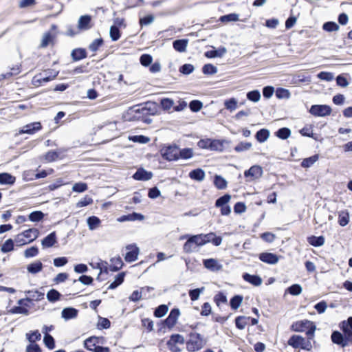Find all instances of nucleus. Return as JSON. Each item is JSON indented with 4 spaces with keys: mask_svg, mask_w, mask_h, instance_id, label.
<instances>
[{
    "mask_svg": "<svg viewBox=\"0 0 352 352\" xmlns=\"http://www.w3.org/2000/svg\"><path fill=\"white\" fill-rule=\"evenodd\" d=\"M292 331L296 332L306 331L309 339H313L316 329V325L313 322L307 320L297 321L291 326Z\"/></svg>",
    "mask_w": 352,
    "mask_h": 352,
    "instance_id": "f257e3e1",
    "label": "nucleus"
},
{
    "mask_svg": "<svg viewBox=\"0 0 352 352\" xmlns=\"http://www.w3.org/2000/svg\"><path fill=\"white\" fill-rule=\"evenodd\" d=\"M186 342V349L189 352H195L202 349L206 342L203 336L198 333H190Z\"/></svg>",
    "mask_w": 352,
    "mask_h": 352,
    "instance_id": "f03ea898",
    "label": "nucleus"
},
{
    "mask_svg": "<svg viewBox=\"0 0 352 352\" xmlns=\"http://www.w3.org/2000/svg\"><path fill=\"white\" fill-rule=\"evenodd\" d=\"M288 344L295 349L300 348L307 351H310L312 348L310 341H307L304 338L298 335L292 336L288 340Z\"/></svg>",
    "mask_w": 352,
    "mask_h": 352,
    "instance_id": "7ed1b4c3",
    "label": "nucleus"
},
{
    "mask_svg": "<svg viewBox=\"0 0 352 352\" xmlns=\"http://www.w3.org/2000/svg\"><path fill=\"white\" fill-rule=\"evenodd\" d=\"M45 72L46 74L45 76H43V74H39L38 75H36L33 78L32 82L34 85L39 86L42 85L43 82H47L50 80H52L58 74V72L54 70H47Z\"/></svg>",
    "mask_w": 352,
    "mask_h": 352,
    "instance_id": "20e7f679",
    "label": "nucleus"
},
{
    "mask_svg": "<svg viewBox=\"0 0 352 352\" xmlns=\"http://www.w3.org/2000/svg\"><path fill=\"white\" fill-rule=\"evenodd\" d=\"M185 343L184 338L180 334H173L167 342V346L172 352H180L181 349L178 344L183 345Z\"/></svg>",
    "mask_w": 352,
    "mask_h": 352,
    "instance_id": "39448f33",
    "label": "nucleus"
},
{
    "mask_svg": "<svg viewBox=\"0 0 352 352\" xmlns=\"http://www.w3.org/2000/svg\"><path fill=\"white\" fill-rule=\"evenodd\" d=\"M309 112L314 116L324 117L331 114V108L326 104H314L311 107Z\"/></svg>",
    "mask_w": 352,
    "mask_h": 352,
    "instance_id": "423d86ee",
    "label": "nucleus"
},
{
    "mask_svg": "<svg viewBox=\"0 0 352 352\" xmlns=\"http://www.w3.org/2000/svg\"><path fill=\"white\" fill-rule=\"evenodd\" d=\"M179 148L177 146H170L163 151L162 156L168 161H173L179 159Z\"/></svg>",
    "mask_w": 352,
    "mask_h": 352,
    "instance_id": "0eeeda50",
    "label": "nucleus"
},
{
    "mask_svg": "<svg viewBox=\"0 0 352 352\" xmlns=\"http://www.w3.org/2000/svg\"><path fill=\"white\" fill-rule=\"evenodd\" d=\"M128 252L126 253L124 259L126 262L131 263L138 259L140 253L139 248L135 244L128 245L126 247Z\"/></svg>",
    "mask_w": 352,
    "mask_h": 352,
    "instance_id": "6e6552de",
    "label": "nucleus"
},
{
    "mask_svg": "<svg viewBox=\"0 0 352 352\" xmlns=\"http://www.w3.org/2000/svg\"><path fill=\"white\" fill-rule=\"evenodd\" d=\"M263 175V169L258 165H254L250 169L245 170L244 176L245 177H251L252 179H256L260 178Z\"/></svg>",
    "mask_w": 352,
    "mask_h": 352,
    "instance_id": "1a4fd4ad",
    "label": "nucleus"
},
{
    "mask_svg": "<svg viewBox=\"0 0 352 352\" xmlns=\"http://www.w3.org/2000/svg\"><path fill=\"white\" fill-rule=\"evenodd\" d=\"M258 258L262 262L270 265H275L279 261V256L275 254L270 252L261 253Z\"/></svg>",
    "mask_w": 352,
    "mask_h": 352,
    "instance_id": "9d476101",
    "label": "nucleus"
},
{
    "mask_svg": "<svg viewBox=\"0 0 352 352\" xmlns=\"http://www.w3.org/2000/svg\"><path fill=\"white\" fill-rule=\"evenodd\" d=\"M41 129V124L39 122H32L23 126L19 131V134L28 133L33 134L36 131H39Z\"/></svg>",
    "mask_w": 352,
    "mask_h": 352,
    "instance_id": "9b49d317",
    "label": "nucleus"
},
{
    "mask_svg": "<svg viewBox=\"0 0 352 352\" xmlns=\"http://www.w3.org/2000/svg\"><path fill=\"white\" fill-rule=\"evenodd\" d=\"M204 265L208 270L212 272H218L222 269V265L214 258H208L204 260Z\"/></svg>",
    "mask_w": 352,
    "mask_h": 352,
    "instance_id": "f8f14e48",
    "label": "nucleus"
},
{
    "mask_svg": "<svg viewBox=\"0 0 352 352\" xmlns=\"http://www.w3.org/2000/svg\"><path fill=\"white\" fill-rule=\"evenodd\" d=\"M179 314L180 312L178 309H172L169 314V316L165 320L166 325L169 328L173 327L176 324Z\"/></svg>",
    "mask_w": 352,
    "mask_h": 352,
    "instance_id": "ddd939ff",
    "label": "nucleus"
},
{
    "mask_svg": "<svg viewBox=\"0 0 352 352\" xmlns=\"http://www.w3.org/2000/svg\"><path fill=\"white\" fill-rule=\"evenodd\" d=\"M91 18L89 15L81 16L78 21V28L80 30H87L91 28Z\"/></svg>",
    "mask_w": 352,
    "mask_h": 352,
    "instance_id": "4468645a",
    "label": "nucleus"
},
{
    "mask_svg": "<svg viewBox=\"0 0 352 352\" xmlns=\"http://www.w3.org/2000/svg\"><path fill=\"white\" fill-rule=\"evenodd\" d=\"M153 174L143 168L138 169L133 175V177L136 180L148 181L151 179Z\"/></svg>",
    "mask_w": 352,
    "mask_h": 352,
    "instance_id": "2eb2a0df",
    "label": "nucleus"
},
{
    "mask_svg": "<svg viewBox=\"0 0 352 352\" xmlns=\"http://www.w3.org/2000/svg\"><path fill=\"white\" fill-rule=\"evenodd\" d=\"M56 242V234L55 232H53L42 240L41 244L43 248L45 249L52 247Z\"/></svg>",
    "mask_w": 352,
    "mask_h": 352,
    "instance_id": "dca6fc26",
    "label": "nucleus"
},
{
    "mask_svg": "<svg viewBox=\"0 0 352 352\" xmlns=\"http://www.w3.org/2000/svg\"><path fill=\"white\" fill-rule=\"evenodd\" d=\"M243 278L254 286H260L263 283V280L260 276L257 275H251L248 273L243 274Z\"/></svg>",
    "mask_w": 352,
    "mask_h": 352,
    "instance_id": "f3484780",
    "label": "nucleus"
},
{
    "mask_svg": "<svg viewBox=\"0 0 352 352\" xmlns=\"http://www.w3.org/2000/svg\"><path fill=\"white\" fill-rule=\"evenodd\" d=\"M331 340L333 343L341 345L342 347L348 345V342L346 340H344L342 334L337 331H335L331 334Z\"/></svg>",
    "mask_w": 352,
    "mask_h": 352,
    "instance_id": "a211bd4d",
    "label": "nucleus"
},
{
    "mask_svg": "<svg viewBox=\"0 0 352 352\" xmlns=\"http://www.w3.org/2000/svg\"><path fill=\"white\" fill-rule=\"evenodd\" d=\"M78 310L73 307L64 308L61 312L62 317L67 320L76 318L78 315Z\"/></svg>",
    "mask_w": 352,
    "mask_h": 352,
    "instance_id": "6ab92c4d",
    "label": "nucleus"
},
{
    "mask_svg": "<svg viewBox=\"0 0 352 352\" xmlns=\"http://www.w3.org/2000/svg\"><path fill=\"white\" fill-rule=\"evenodd\" d=\"M227 52L225 47H221L218 50H210L205 52V56L209 58L222 57Z\"/></svg>",
    "mask_w": 352,
    "mask_h": 352,
    "instance_id": "aec40b11",
    "label": "nucleus"
},
{
    "mask_svg": "<svg viewBox=\"0 0 352 352\" xmlns=\"http://www.w3.org/2000/svg\"><path fill=\"white\" fill-rule=\"evenodd\" d=\"M16 181V177L10 173H0V184L2 185H12Z\"/></svg>",
    "mask_w": 352,
    "mask_h": 352,
    "instance_id": "412c9836",
    "label": "nucleus"
},
{
    "mask_svg": "<svg viewBox=\"0 0 352 352\" xmlns=\"http://www.w3.org/2000/svg\"><path fill=\"white\" fill-rule=\"evenodd\" d=\"M206 174L204 170L201 168H197L195 170H192L189 173V177L191 179L197 181V182H202L205 178Z\"/></svg>",
    "mask_w": 352,
    "mask_h": 352,
    "instance_id": "4be33fe9",
    "label": "nucleus"
},
{
    "mask_svg": "<svg viewBox=\"0 0 352 352\" xmlns=\"http://www.w3.org/2000/svg\"><path fill=\"white\" fill-rule=\"evenodd\" d=\"M25 238L28 239V243H31L38 238L39 230L36 228H30L22 232Z\"/></svg>",
    "mask_w": 352,
    "mask_h": 352,
    "instance_id": "5701e85b",
    "label": "nucleus"
},
{
    "mask_svg": "<svg viewBox=\"0 0 352 352\" xmlns=\"http://www.w3.org/2000/svg\"><path fill=\"white\" fill-rule=\"evenodd\" d=\"M71 56L74 61L82 60L87 57V52L85 49L76 48L72 50Z\"/></svg>",
    "mask_w": 352,
    "mask_h": 352,
    "instance_id": "b1692460",
    "label": "nucleus"
},
{
    "mask_svg": "<svg viewBox=\"0 0 352 352\" xmlns=\"http://www.w3.org/2000/svg\"><path fill=\"white\" fill-rule=\"evenodd\" d=\"M109 270L112 272H117L120 270L123 265V262L120 256L112 258L110 260Z\"/></svg>",
    "mask_w": 352,
    "mask_h": 352,
    "instance_id": "393cba45",
    "label": "nucleus"
},
{
    "mask_svg": "<svg viewBox=\"0 0 352 352\" xmlns=\"http://www.w3.org/2000/svg\"><path fill=\"white\" fill-rule=\"evenodd\" d=\"M307 241L310 245L314 247H320L324 245V238L322 236H311L307 238Z\"/></svg>",
    "mask_w": 352,
    "mask_h": 352,
    "instance_id": "a878e982",
    "label": "nucleus"
},
{
    "mask_svg": "<svg viewBox=\"0 0 352 352\" xmlns=\"http://www.w3.org/2000/svg\"><path fill=\"white\" fill-rule=\"evenodd\" d=\"M43 269V264L41 261H36L27 266V270L29 273L34 274L40 272Z\"/></svg>",
    "mask_w": 352,
    "mask_h": 352,
    "instance_id": "bb28decb",
    "label": "nucleus"
},
{
    "mask_svg": "<svg viewBox=\"0 0 352 352\" xmlns=\"http://www.w3.org/2000/svg\"><path fill=\"white\" fill-rule=\"evenodd\" d=\"M98 343V338L96 337H91L87 338L84 342V346L87 350L94 351L97 346V344Z\"/></svg>",
    "mask_w": 352,
    "mask_h": 352,
    "instance_id": "cd10ccee",
    "label": "nucleus"
},
{
    "mask_svg": "<svg viewBox=\"0 0 352 352\" xmlns=\"http://www.w3.org/2000/svg\"><path fill=\"white\" fill-rule=\"evenodd\" d=\"M26 293L28 294V296L27 297L28 302H32V300L38 301L44 297V294L38 290L28 291Z\"/></svg>",
    "mask_w": 352,
    "mask_h": 352,
    "instance_id": "c85d7f7f",
    "label": "nucleus"
},
{
    "mask_svg": "<svg viewBox=\"0 0 352 352\" xmlns=\"http://www.w3.org/2000/svg\"><path fill=\"white\" fill-rule=\"evenodd\" d=\"M87 225L90 230H94L100 226L101 221L96 216L89 217L87 220Z\"/></svg>",
    "mask_w": 352,
    "mask_h": 352,
    "instance_id": "c756f323",
    "label": "nucleus"
},
{
    "mask_svg": "<svg viewBox=\"0 0 352 352\" xmlns=\"http://www.w3.org/2000/svg\"><path fill=\"white\" fill-rule=\"evenodd\" d=\"M188 45V41L185 39L176 40L173 42L174 49L179 52L186 51Z\"/></svg>",
    "mask_w": 352,
    "mask_h": 352,
    "instance_id": "7c9ffc66",
    "label": "nucleus"
},
{
    "mask_svg": "<svg viewBox=\"0 0 352 352\" xmlns=\"http://www.w3.org/2000/svg\"><path fill=\"white\" fill-rule=\"evenodd\" d=\"M124 276H125L124 272H121V273L118 274L116 276V278H115L114 281L112 282L109 285L108 289H114L117 287H118L120 285H121L123 283V281H124Z\"/></svg>",
    "mask_w": 352,
    "mask_h": 352,
    "instance_id": "2f4dec72",
    "label": "nucleus"
},
{
    "mask_svg": "<svg viewBox=\"0 0 352 352\" xmlns=\"http://www.w3.org/2000/svg\"><path fill=\"white\" fill-rule=\"evenodd\" d=\"M270 137V131L267 129H262L257 131L256 138L259 142H265Z\"/></svg>",
    "mask_w": 352,
    "mask_h": 352,
    "instance_id": "473e14b6",
    "label": "nucleus"
},
{
    "mask_svg": "<svg viewBox=\"0 0 352 352\" xmlns=\"http://www.w3.org/2000/svg\"><path fill=\"white\" fill-rule=\"evenodd\" d=\"M54 36L50 32H45L43 35L40 47L42 48L46 47L53 40Z\"/></svg>",
    "mask_w": 352,
    "mask_h": 352,
    "instance_id": "72a5a7b5",
    "label": "nucleus"
},
{
    "mask_svg": "<svg viewBox=\"0 0 352 352\" xmlns=\"http://www.w3.org/2000/svg\"><path fill=\"white\" fill-rule=\"evenodd\" d=\"M60 294L56 289H52L47 293V298L51 302H54L60 299Z\"/></svg>",
    "mask_w": 352,
    "mask_h": 352,
    "instance_id": "f704fd0d",
    "label": "nucleus"
},
{
    "mask_svg": "<svg viewBox=\"0 0 352 352\" xmlns=\"http://www.w3.org/2000/svg\"><path fill=\"white\" fill-rule=\"evenodd\" d=\"M219 21L222 23L237 21H239V14H237L236 13H231V14L223 15L219 18Z\"/></svg>",
    "mask_w": 352,
    "mask_h": 352,
    "instance_id": "c9c22d12",
    "label": "nucleus"
},
{
    "mask_svg": "<svg viewBox=\"0 0 352 352\" xmlns=\"http://www.w3.org/2000/svg\"><path fill=\"white\" fill-rule=\"evenodd\" d=\"M276 135L280 139L286 140L290 136L291 131L288 128L283 127V128L278 129L276 132Z\"/></svg>",
    "mask_w": 352,
    "mask_h": 352,
    "instance_id": "e433bc0d",
    "label": "nucleus"
},
{
    "mask_svg": "<svg viewBox=\"0 0 352 352\" xmlns=\"http://www.w3.org/2000/svg\"><path fill=\"white\" fill-rule=\"evenodd\" d=\"M290 92L287 89L278 88L276 91V96L278 99H288L290 98Z\"/></svg>",
    "mask_w": 352,
    "mask_h": 352,
    "instance_id": "4c0bfd02",
    "label": "nucleus"
},
{
    "mask_svg": "<svg viewBox=\"0 0 352 352\" xmlns=\"http://www.w3.org/2000/svg\"><path fill=\"white\" fill-rule=\"evenodd\" d=\"M243 302V296L240 295L234 296L230 300V306L232 309H237Z\"/></svg>",
    "mask_w": 352,
    "mask_h": 352,
    "instance_id": "58836bf2",
    "label": "nucleus"
},
{
    "mask_svg": "<svg viewBox=\"0 0 352 352\" xmlns=\"http://www.w3.org/2000/svg\"><path fill=\"white\" fill-rule=\"evenodd\" d=\"M318 160V155H314L311 157L304 159L301 163V166L304 168H309L311 166Z\"/></svg>",
    "mask_w": 352,
    "mask_h": 352,
    "instance_id": "ea45409f",
    "label": "nucleus"
},
{
    "mask_svg": "<svg viewBox=\"0 0 352 352\" xmlns=\"http://www.w3.org/2000/svg\"><path fill=\"white\" fill-rule=\"evenodd\" d=\"M214 184L218 189H224L227 186V182L221 176L216 175L214 177Z\"/></svg>",
    "mask_w": 352,
    "mask_h": 352,
    "instance_id": "a19ab883",
    "label": "nucleus"
},
{
    "mask_svg": "<svg viewBox=\"0 0 352 352\" xmlns=\"http://www.w3.org/2000/svg\"><path fill=\"white\" fill-rule=\"evenodd\" d=\"M179 158L182 159H190L193 157V150L192 148H183L182 150L179 149Z\"/></svg>",
    "mask_w": 352,
    "mask_h": 352,
    "instance_id": "79ce46f5",
    "label": "nucleus"
},
{
    "mask_svg": "<svg viewBox=\"0 0 352 352\" xmlns=\"http://www.w3.org/2000/svg\"><path fill=\"white\" fill-rule=\"evenodd\" d=\"M197 247L195 246L193 241L190 237L187 240V241L184 243L183 250L186 253H190L196 250Z\"/></svg>",
    "mask_w": 352,
    "mask_h": 352,
    "instance_id": "37998d69",
    "label": "nucleus"
},
{
    "mask_svg": "<svg viewBox=\"0 0 352 352\" xmlns=\"http://www.w3.org/2000/svg\"><path fill=\"white\" fill-rule=\"evenodd\" d=\"M237 100L235 98H230V100H226L224 102V105L228 110L232 112L237 109Z\"/></svg>",
    "mask_w": 352,
    "mask_h": 352,
    "instance_id": "c03bdc74",
    "label": "nucleus"
},
{
    "mask_svg": "<svg viewBox=\"0 0 352 352\" xmlns=\"http://www.w3.org/2000/svg\"><path fill=\"white\" fill-rule=\"evenodd\" d=\"M26 338L30 343H35L36 341L40 340L41 335L38 331L26 333Z\"/></svg>",
    "mask_w": 352,
    "mask_h": 352,
    "instance_id": "a18cd8bd",
    "label": "nucleus"
},
{
    "mask_svg": "<svg viewBox=\"0 0 352 352\" xmlns=\"http://www.w3.org/2000/svg\"><path fill=\"white\" fill-rule=\"evenodd\" d=\"M322 28L327 32H334L339 30V25L335 22L329 21L324 23Z\"/></svg>",
    "mask_w": 352,
    "mask_h": 352,
    "instance_id": "49530a36",
    "label": "nucleus"
},
{
    "mask_svg": "<svg viewBox=\"0 0 352 352\" xmlns=\"http://www.w3.org/2000/svg\"><path fill=\"white\" fill-rule=\"evenodd\" d=\"M288 292L293 296H298L302 293V288L298 284H294L287 289Z\"/></svg>",
    "mask_w": 352,
    "mask_h": 352,
    "instance_id": "de8ad7c7",
    "label": "nucleus"
},
{
    "mask_svg": "<svg viewBox=\"0 0 352 352\" xmlns=\"http://www.w3.org/2000/svg\"><path fill=\"white\" fill-rule=\"evenodd\" d=\"M44 214L41 211H34L29 214V219L32 222H38L43 219Z\"/></svg>",
    "mask_w": 352,
    "mask_h": 352,
    "instance_id": "09e8293b",
    "label": "nucleus"
},
{
    "mask_svg": "<svg viewBox=\"0 0 352 352\" xmlns=\"http://www.w3.org/2000/svg\"><path fill=\"white\" fill-rule=\"evenodd\" d=\"M231 199V196L228 194L224 195L223 196L219 197L218 199H217L215 202V206L216 207H220L222 206H226L228 205V203L230 201Z\"/></svg>",
    "mask_w": 352,
    "mask_h": 352,
    "instance_id": "8fccbe9b",
    "label": "nucleus"
},
{
    "mask_svg": "<svg viewBox=\"0 0 352 352\" xmlns=\"http://www.w3.org/2000/svg\"><path fill=\"white\" fill-rule=\"evenodd\" d=\"M250 320V318H246L243 316H239L235 319V324L238 329H243L247 325V320Z\"/></svg>",
    "mask_w": 352,
    "mask_h": 352,
    "instance_id": "3c124183",
    "label": "nucleus"
},
{
    "mask_svg": "<svg viewBox=\"0 0 352 352\" xmlns=\"http://www.w3.org/2000/svg\"><path fill=\"white\" fill-rule=\"evenodd\" d=\"M214 300L217 305L219 307L221 304H226L227 302V297L223 293L219 292L214 296Z\"/></svg>",
    "mask_w": 352,
    "mask_h": 352,
    "instance_id": "603ef678",
    "label": "nucleus"
},
{
    "mask_svg": "<svg viewBox=\"0 0 352 352\" xmlns=\"http://www.w3.org/2000/svg\"><path fill=\"white\" fill-rule=\"evenodd\" d=\"M168 308L165 305H160L155 311L154 315L157 318L163 317L168 312Z\"/></svg>",
    "mask_w": 352,
    "mask_h": 352,
    "instance_id": "864d4df0",
    "label": "nucleus"
},
{
    "mask_svg": "<svg viewBox=\"0 0 352 352\" xmlns=\"http://www.w3.org/2000/svg\"><path fill=\"white\" fill-rule=\"evenodd\" d=\"M202 72L204 74L212 75L217 72V68L212 64H206L202 68Z\"/></svg>",
    "mask_w": 352,
    "mask_h": 352,
    "instance_id": "5fc2aeb1",
    "label": "nucleus"
},
{
    "mask_svg": "<svg viewBox=\"0 0 352 352\" xmlns=\"http://www.w3.org/2000/svg\"><path fill=\"white\" fill-rule=\"evenodd\" d=\"M247 98L249 100L256 102L259 101V100L261 99V94H260L259 91H258V90H254V91H249L247 94Z\"/></svg>",
    "mask_w": 352,
    "mask_h": 352,
    "instance_id": "6e6d98bb",
    "label": "nucleus"
},
{
    "mask_svg": "<svg viewBox=\"0 0 352 352\" xmlns=\"http://www.w3.org/2000/svg\"><path fill=\"white\" fill-rule=\"evenodd\" d=\"M14 249V243L11 239L6 240L4 243L2 245L1 250L2 252L6 253L13 250Z\"/></svg>",
    "mask_w": 352,
    "mask_h": 352,
    "instance_id": "4d7b16f0",
    "label": "nucleus"
},
{
    "mask_svg": "<svg viewBox=\"0 0 352 352\" xmlns=\"http://www.w3.org/2000/svg\"><path fill=\"white\" fill-rule=\"evenodd\" d=\"M204 290V287L197 288L189 291V296L191 300L195 301L199 299L201 293Z\"/></svg>",
    "mask_w": 352,
    "mask_h": 352,
    "instance_id": "13d9d810",
    "label": "nucleus"
},
{
    "mask_svg": "<svg viewBox=\"0 0 352 352\" xmlns=\"http://www.w3.org/2000/svg\"><path fill=\"white\" fill-rule=\"evenodd\" d=\"M10 312L12 314H19L24 316H28L30 313L29 310L26 307L22 306H15L12 307L10 309Z\"/></svg>",
    "mask_w": 352,
    "mask_h": 352,
    "instance_id": "bf43d9fd",
    "label": "nucleus"
},
{
    "mask_svg": "<svg viewBox=\"0 0 352 352\" xmlns=\"http://www.w3.org/2000/svg\"><path fill=\"white\" fill-rule=\"evenodd\" d=\"M43 342L45 346L50 349H53L55 347L54 340L52 336L48 333H46L43 338Z\"/></svg>",
    "mask_w": 352,
    "mask_h": 352,
    "instance_id": "052dcab7",
    "label": "nucleus"
},
{
    "mask_svg": "<svg viewBox=\"0 0 352 352\" xmlns=\"http://www.w3.org/2000/svg\"><path fill=\"white\" fill-rule=\"evenodd\" d=\"M110 37L113 41H118L120 37V32L118 27L111 26L109 31Z\"/></svg>",
    "mask_w": 352,
    "mask_h": 352,
    "instance_id": "680f3d73",
    "label": "nucleus"
},
{
    "mask_svg": "<svg viewBox=\"0 0 352 352\" xmlns=\"http://www.w3.org/2000/svg\"><path fill=\"white\" fill-rule=\"evenodd\" d=\"M252 147V144L250 142H240L235 147L234 150L236 152H242L245 151L249 150Z\"/></svg>",
    "mask_w": 352,
    "mask_h": 352,
    "instance_id": "e2e57ef3",
    "label": "nucleus"
},
{
    "mask_svg": "<svg viewBox=\"0 0 352 352\" xmlns=\"http://www.w3.org/2000/svg\"><path fill=\"white\" fill-rule=\"evenodd\" d=\"M342 330L344 333L345 338L349 342H352V329H349L347 325L345 326V322H342Z\"/></svg>",
    "mask_w": 352,
    "mask_h": 352,
    "instance_id": "0e129e2a",
    "label": "nucleus"
},
{
    "mask_svg": "<svg viewBox=\"0 0 352 352\" xmlns=\"http://www.w3.org/2000/svg\"><path fill=\"white\" fill-rule=\"evenodd\" d=\"M103 43V40L100 38H97V39H95L93 41V42L89 45V49L95 52H96L98 48L102 45Z\"/></svg>",
    "mask_w": 352,
    "mask_h": 352,
    "instance_id": "69168bd1",
    "label": "nucleus"
},
{
    "mask_svg": "<svg viewBox=\"0 0 352 352\" xmlns=\"http://www.w3.org/2000/svg\"><path fill=\"white\" fill-rule=\"evenodd\" d=\"M140 63L145 67L148 66L153 61V58L150 54H144L140 56Z\"/></svg>",
    "mask_w": 352,
    "mask_h": 352,
    "instance_id": "338daca9",
    "label": "nucleus"
},
{
    "mask_svg": "<svg viewBox=\"0 0 352 352\" xmlns=\"http://www.w3.org/2000/svg\"><path fill=\"white\" fill-rule=\"evenodd\" d=\"M87 190V185L83 182L76 183L72 187V190L76 192H83Z\"/></svg>",
    "mask_w": 352,
    "mask_h": 352,
    "instance_id": "774afa93",
    "label": "nucleus"
}]
</instances>
